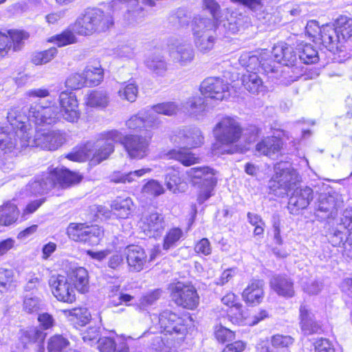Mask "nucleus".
<instances>
[{"label":"nucleus","instance_id":"35","mask_svg":"<svg viewBox=\"0 0 352 352\" xmlns=\"http://www.w3.org/2000/svg\"><path fill=\"white\" fill-rule=\"evenodd\" d=\"M115 215L121 219L129 217L133 209V202L130 197H117L111 204Z\"/></svg>","mask_w":352,"mask_h":352},{"label":"nucleus","instance_id":"52","mask_svg":"<svg viewBox=\"0 0 352 352\" xmlns=\"http://www.w3.org/2000/svg\"><path fill=\"white\" fill-rule=\"evenodd\" d=\"M57 49L51 47L47 50L35 52L32 55V61L36 65H43L51 61L56 55Z\"/></svg>","mask_w":352,"mask_h":352},{"label":"nucleus","instance_id":"28","mask_svg":"<svg viewBox=\"0 0 352 352\" xmlns=\"http://www.w3.org/2000/svg\"><path fill=\"white\" fill-rule=\"evenodd\" d=\"M46 334L37 327H29L27 329L21 330L20 333V340L23 348L30 343L37 344V352H45L43 342Z\"/></svg>","mask_w":352,"mask_h":352},{"label":"nucleus","instance_id":"11","mask_svg":"<svg viewBox=\"0 0 352 352\" xmlns=\"http://www.w3.org/2000/svg\"><path fill=\"white\" fill-rule=\"evenodd\" d=\"M171 297L177 305L188 309L196 308L199 302L195 288L192 285L180 282L172 286Z\"/></svg>","mask_w":352,"mask_h":352},{"label":"nucleus","instance_id":"8","mask_svg":"<svg viewBox=\"0 0 352 352\" xmlns=\"http://www.w3.org/2000/svg\"><path fill=\"white\" fill-rule=\"evenodd\" d=\"M213 134L220 144L230 145L237 142L241 138L242 127L236 119L226 116L215 124Z\"/></svg>","mask_w":352,"mask_h":352},{"label":"nucleus","instance_id":"33","mask_svg":"<svg viewBox=\"0 0 352 352\" xmlns=\"http://www.w3.org/2000/svg\"><path fill=\"white\" fill-rule=\"evenodd\" d=\"M217 31V25L214 20L201 16H197L193 19L192 22V36H201Z\"/></svg>","mask_w":352,"mask_h":352},{"label":"nucleus","instance_id":"37","mask_svg":"<svg viewBox=\"0 0 352 352\" xmlns=\"http://www.w3.org/2000/svg\"><path fill=\"white\" fill-rule=\"evenodd\" d=\"M70 278L79 292L84 294L88 292L89 288V274L85 268L78 267L72 269Z\"/></svg>","mask_w":352,"mask_h":352},{"label":"nucleus","instance_id":"47","mask_svg":"<svg viewBox=\"0 0 352 352\" xmlns=\"http://www.w3.org/2000/svg\"><path fill=\"white\" fill-rule=\"evenodd\" d=\"M298 51L299 59L305 64L315 63L318 60V52L311 44H300Z\"/></svg>","mask_w":352,"mask_h":352},{"label":"nucleus","instance_id":"29","mask_svg":"<svg viewBox=\"0 0 352 352\" xmlns=\"http://www.w3.org/2000/svg\"><path fill=\"white\" fill-rule=\"evenodd\" d=\"M270 285L278 296L292 298L295 294L293 281L285 276H274L271 279Z\"/></svg>","mask_w":352,"mask_h":352},{"label":"nucleus","instance_id":"15","mask_svg":"<svg viewBox=\"0 0 352 352\" xmlns=\"http://www.w3.org/2000/svg\"><path fill=\"white\" fill-rule=\"evenodd\" d=\"M158 249H154L150 255L149 260L144 250L135 245L127 246L124 250V255L131 271L140 272L145 267L148 261H152L156 256Z\"/></svg>","mask_w":352,"mask_h":352},{"label":"nucleus","instance_id":"32","mask_svg":"<svg viewBox=\"0 0 352 352\" xmlns=\"http://www.w3.org/2000/svg\"><path fill=\"white\" fill-rule=\"evenodd\" d=\"M179 147V148L173 149L167 153L168 159L175 160L185 166H190L199 162V157L188 149V148Z\"/></svg>","mask_w":352,"mask_h":352},{"label":"nucleus","instance_id":"62","mask_svg":"<svg viewBox=\"0 0 352 352\" xmlns=\"http://www.w3.org/2000/svg\"><path fill=\"white\" fill-rule=\"evenodd\" d=\"M98 330L96 327H89L82 333V338L85 343L91 345L93 343L98 342Z\"/></svg>","mask_w":352,"mask_h":352},{"label":"nucleus","instance_id":"13","mask_svg":"<svg viewBox=\"0 0 352 352\" xmlns=\"http://www.w3.org/2000/svg\"><path fill=\"white\" fill-rule=\"evenodd\" d=\"M49 284L52 294L59 301L72 303L76 300V291L65 276H52Z\"/></svg>","mask_w":352,"mask_h":352},{"label":"nucleus","instance_id":"10","mask_svg":"<svg viewBox=\"0 0 352 352\" xmlns=\"http://www.w3.org/2000/svg\"><path fill=\"white\" fill-rule=\"evenodd\" d=\"M67 234L74 241L96 245L103 236L104 231L97 225L72 223L67 228Z\"/></svg>","mask_w":352,"mask_h":352},{"label":"nucleus","instance_id":"49","mask_svg":"<svg viewBox=\"0 0 352 352\" xmlns=\"http://www.w3.org/2000/svg\"><path fill=\"white\" fill-rule=\"evenodd\" d=\"M324 26L320 27L317 21L311 20L307 22L305 30L307 34L312 38L314 42H321L322 45L327 49V45L325 44L323 37Z\"/></svg>","mask_w":352,"mask_h":352},{"label":"nucleus","instance_id":"12","mask_svg":"<svg viewBox=\"0 0 352 352\" xmlns=\"http://www.w3.org/2000/svg\"><path fill=\"white\" fill-rule=\"evenodd\" d=\"M204 136L201 130L195 126H184L175 131L171 141L178 146L193 148L204 143Z\"/></svg>","mask_w":352,"mask_h":352},{"label":"nucleus","instance_id":"7","mask_svg":"<svg viewBox=\"0 0 352 352\" xmlns=\"http://www.w3.org/2000/svg\"><path fill=\"white\" fill-rule=\"evenodd\" d=\"M188 318L180 317L175 313L165 310L157 316H155L153 321L156 320L155 324V331L153 333H164L170 335L184 336L187 331L186 321Z\"/></svg>","mask_w":352,"mask_h":352},{"label":"nucleus","instance_id":"18","mask_svg":"<svg viewBox=\"0 0 352 352\" xmlns=\"http://www.w3.org/2000/svg\"><path fill=\"white\" fill-rule=\"evenodd\" d=\"M245 16L237 12H227L223 19L217 25L219 34L229 37L236 34L243 28Z\"/></svg>","mask_w":352,"mask_h":352},{"label":"nucleus","instance_id":"56","mask_svg":"<svg viewBox=\"0 0 352 352\" xmlns=\"http://www.w3.org/2000/svg\"><path fill=\"white\" fill-rule=\"evenodd\" d=\"M6 34L10 38V43L14 51L20 50L22 41L29 36L27 32L18 30H9Z\"/></svg>","mask_w":352,"mask_h":352},{"label":"nucleus","instance_id":"54","mask_svg":"<svg viewBox=\"0 0 352 352\" xmlns=\"http://www.w3.org/2000/svg\"><path fill=\"white\" fill-rule=\"evenodd\" d=\"M76 41V36L71 30H65L60 34L53 36L49 39L50 42L56 43L58 47L74 43Z\"/></svg>","mask_w":352,"mask_h":352},{"label":"nucleus","instance_id":"43","mask_svg":"<svg viewBox=\"0 0 352 352\" xmlns=\"http://www.w3.org/2000/svg\"><path fill=\"white\" fill-rule=\"evenodd\" d=\"M19 214L17 207L13 204H6L0 208V226H8L14 223Z\"/></svg>","mask_w":352,"mask_h":352},{"label":"nucleus","instance_id":"53","mask_svg":"<svg viewBox=\"0 0 352 352\" xmlns=\"http://www.w3.org/2000/svg\"><path fill=\"white\" fill-rule=\"evenodd\" d=\"M145 109L140 111L138 114L131 116L126 122L128 129L138 130L144 126H149L145 116Z\"/></svg>","mask_w":352,"mask_h":352},{"label":"nucleus","instance_id":"38","mask_svg":"<svg viewBox=\"0 0 352 352\" xmlns=\"http://www.w3.org/2000/svg\"><path fill=\"white\" fill-rule=\"evenodd\" d=\"M146 67L157 76H164L167 71L168 65L163 55L154 53L145 60Z\"/></svg>","mask_w":352,"mask_h":352},{"label":"nucleus","instance_id":"16","mask_svg":"<svg viewBox=\"0 0 352 352\" xmlns=\"http://www.w3.org/2000/svg\"><path fill=\"white\" fill-rule=\"evenodd\" d=\"M139 225L146 236L153 238L160 236L166 226L164 216L157 212L144 214Z\"/></svg>","mask_w":352,"mask_h":352},{"label":"nucleus","instance_id":"34","mask_svg":"<svg viewBox=\"0 0 352 352\" xmlns=\"http://www.w3.org/2000/svg\"><path fill=\"white\" fill-rule=\"evenodd\" d=\"M109 102V96L104 91H89L85 96V105L91 108L103 109L108 106Z\"/></svg>","mask_w":352,"mask_h":352},{"label":"nucleus","instance_id":"4","mask_svg":"<svg viewBox=\"0 0 352 352\" xmlns=\"http://www.w3.org/2000/svg\"><path fill=\"white\" fill-rule=\"evenodd\" d=\"M113 23L111 13L96 8H87L78 16L72 25V30L79 35H91L107 31Z\"/></svg>","mask_w":352,"mask_h":352},{"label":"nucleus","instance_id":"45","mask_svg":"<svg viewBox=\"0 0 352 352\" xmlns=\"http://www.w3.org/2000/svg\"><path fill=\"white\" fill-rule=\"evenodd\" d=\"M183 107L191 116L197 117L206 110V100L201 96L189 98Z\"/></svg>","mask_w":352,"mask_h":352},{"label":"nucleus","instance_id":"31","mask_svg":"<svg viewBox=\"0 0 352 352\" xmlns=\"http://www.w3.org/2000/svg\"><path fill=\"white\" fill-rule=\"evenodd\" d=\"M215 174V170L209 166L194 167L186 171V175L195 184L197 183L195 179H200L201 184L217 182Z\"/></svg>","mask_w":352,"mask_h":352},{"label":"nucleus","instance_id":"51","mask_svg":"<svg viewBox=\"0 0 352 352\" xmlns=\"http://www.w3.org/2000/svg\"><path fill=\"white\" fill-rule=\"evenodd\" d=\"M163 186L155 179L148 180L142 188V194L146 197L154 198L164 193Z\"/></svg>","mask_w":352,"mask_h":352},{"label":"nucleus","instance_id":"27","mask_svg":"<svg viewBox=\"0 0 352 352\" xmlns=\"http://www.w3.org/2000/svg\"><path fill=\"white\" fill-rule=\"evenodd\" d=\"M282 141L275 136L267 137L256 146V151L259 155L273 158L278 155L282 148Z\"/></svg>","mask_w":352,"mask_h":352},{"label":"nucleus","instance_id":"20","mask_svg":"<svg viewBox=\"0 0 352 352\" xmlns=\"http://www.w3.org/2000/svg\"><path fill=\"white\" fill-rule=\"evenodd\" d=\"M266 52H263L260 58L250 52H244L239 57V62L246 69L245 73L256 72L260 67H263L265 72H273L274 66L271 64L272 61L266 59Z\"/></svg>","mask_w":352,"mask_h":352},{"label":"nucleus","instance_id":"3","mask_svg":"<svg viewBox=\"0 0 352 352\" xmlns=\"http://www.w3.org/2000/svg\"><path fill=\"white\" fill-rule=\"evenodd\" d=\"M7 120L12 130L0 126V148L5 153L21 151L29 146L28 135L31 134L25 120L17 108L9 109Z\"/></svg>","mask_w":352,"mask_h":352},{"label":"nucleus","instance_id":"6","mask_svg":"<svg viewBox=\"0 0 352 352\" xmlns=\"http://www.w3.org/2000/svg\"><path fill=\"white\" fill-rule=\"evenodd\" d=\"M300 182V177L292 165L285 162L277 163L274 175L270 182V188L278 196L286 195Z\"/></svg>","mask_w":352,"mask_h":352},{"label":"nucleus","instance_id":"63","mask_svg":"<svg viewBox=\"0 0 352 352\" xmlns=\"http://www.w3.org/2000/svg\"><path fill=\"white\" fill-rule=\"evenodd\" d=\"M161 291L159 289L154 290L142 296L140 300V305L142 307L145 308L152 305L160 296Z\"/></svg>","mask_w":352,"mask_h":352},{"label":"nucleus","instance_id":"25","mask_svg":"<svg viewBox=\"0 0 352 352\" xmlns=\"http://www.w3.org/2000/svg\"><path fill=\"white\" fill-rule=\"evenodd\" d=\"M48 172L49 174H52V179L54 182V187L57 184L62 187H67L80 182L82 179L81 175L63 166L50 169Z\"/></svg>","mask_w":352,"mask_h":352},{"label":"nucleus","instance_id":"1","mask_svg":"<svg viewBox=\"0 0 352 352\" xmlns=\"http://www.w3.org/2000/svg\"><path fill=\"white\" fill-rule=\"evenodd\" d=\"M150 139L151 137L140 135L124 136L120 131L111 130L100 133L94 146L87 144L79 150L68 154L66 157L72 161L81 162L91 157V163L98 164L107 159L114 151V144L120 142L131 158L142 159L148 153Z\"/></svg>","mask_w":352,"mask_h":352},{"label":"nucleus","instance_id":"42","mask_svg":"<svg viewBox=\"0 0 352 352\" xmlns=\"http://www.w3.org/2000/svg\"><path fill=\"white\" fill-rule=\"evenodd\" d=\"M83 72L87 82V86H98L103 80L104 72L99 64L96 66L91 65H87Z\"/></svg>","mask_w":352,"mask_h":352},{"label":"nucleus","instance_id":"40","mask_svg":"<svg viewBox=\"0 0 352 352\" xmlns=\"http://www.w3.org/2000/svg\"><path fill=\"white\" fill-rule=\"evenodd\" d=\"M194 43L199 52L206 54L212 50L217 39V32L204 34V35L193 36Z\"/></svg>","mask_w":352,"mask_h":352},{"label":"nucleus","instance_id":"58","mask_svg":"<svg viewBox=\"0 0 352 352\" xmlns=\"http://www.w3.org/2000/svg\"><path fill=\"white\" fill-rule=\"evenodd\" d=\"M271 342L274 347L271 350L278 351L279 348L286 349L293 343V338L288 336L276 335L272 337Z\"/></svg>","mask_w":352,"mask_h":352},{"label":"nucleus","instance_id":"2","mask_svg":"<svg viewBox=\"0 0 352 352\" xmlns=\"http://www.w3.org/2000/svg\"><path fill=\"white\" fill-rule=\"evenodd\" d=\"M59 110L55 107H44L39 104L32 105L28 119L40 125L50 124L63 118L69 122H76L80 116L76 96L72 91H63L58 96Z\"/></svg>","mask_w":352,"mask_h":352},{"label":"nucleus","instance_id":"14","mask_svg":"<svg viewBox=\"0 0 352 352\" xmlns=\"http://www.w3.org/2000/svg\"><path fill=\"white\" fill-rule=\"evenodd\" d=\"M200 91L206 98L221 101L229 96V85L220 78L209 77L201 82Z\"/></svg>","mask_w":352,"mask_h":352},{"label":"nucleus","instance_id":"55","mask_svg":"<svg viewBox=\"0 0 352 352\" xmlns=\"http://www.w3.org/2000/svg\"><path fill=\"white\" fill-rule=\"evenodd\" d=\"M65 85L72 89H79L87 85L84 72L82 74L75 73L69 76L66 80Z\"/></svg>","mask_w":352,"mask_h":352},{"label":"nucleus","instance_id":"24","mask_svg":"<svg viewBox=\"0 0 352 352\" xmlns=\"http://www.w3.org/2000/svg\"><path fill=\"white\" fill-rule=\"evenodd\" d=\"M245 303L254 306L260 304L264 298V283L261 280H252L242 293Z\"/></svg>","mask_w":352,"mask_h":352},{"label":"nucleus","instance_id":"48","mask_svg":"<svg viewBox=\"0 0 352 352\" xmlns=\"http://www.w3.org/2000/svg\"><path fill=\"white\" fill-rule=\"evenodd\" d=\"M138 94V86L133 82L122 83L118 91V95L120 99L130 102H133L136 100Z\"/></svg>","mask_w":352,"mask_h":352},{"label":"nucleus","instance_id":"57","mask_svg":"<svg viewBox=\"0 0 352 352\" xmlns=\"http://www.w3.org/2000/svg\"><path fill=\"white\" fill-rule=\"evenodd\" d=\"M217 182H213L212 184L208 182L200 186L197 193V201L199 204H203L212 195V192Z\"/></svg>","mask_w":352,"mask_h":352},{"label":"nucleus","instance_id":"5","mask_svg":"<svg viewBox=\"0 0 352 352\" xmlns=\"http://www.w3.org/2000/svg\"><path fill=\"white\" fill-rule=\"evenodd\" d=\"M323 37L327 50L333 53L342 50V44L352 37V19L340 16L335 25H325Z\"/></svg>","mask_w":352,"mask_h":352},{"label":"nucleus","instance_id":"36","mask_svg":"<svg viewBox=\"0 0 352 352\" xmlns=\"http://www.w3.org/2000/svg\"><path fill=\"white\" fill-rule=\"evenodd\" d=\"M242 83L249 92L254 94L263 92L265 89L263 80L256 72L245 73L242 76Z\"/></svg>","mask_w":352,"mask_h":352},{"label":"nucleus","instance_id":"26","mask_svg":"<svg viewBox=\"0 0 352 352\" xmlns=\"http://www.w3.org/2000/svg\"><path fill=\"white\" fill-rule=\"evenodd\" d=\"M275 61L286 66H294L297 57L292 47L280 42L276 44L272 52Z\"/></svg>","mask_w":352,"mask_h":352},{"label":"nucleus","instance_id":"39","mask_svg":"<svg viewBox=\"0 0 352 352\" xmlns=\"http://www.w3.org/2000/svg\"><path fill=\"white\" fill-rule=\"evenodd\" d=\"M98 348L100 352H129L125 341H115L110 337H102L98 340Z\"/></svg>","mask_w":352,"mask_h":352},{"label":"nucleus","instance_id":"64","mask_svg":"<svg viewBox=\"0 0 352 352\" xmlns=\"http://www.w3.org/2000/svg\"><path fill=\"white\" fill-rule=\"evenodd\" d=\"M340 224L344 227V228L348 230L349 232H352V208H346L340 217Z\"/></svg>","mask_w":352,"mask_h":352},{"label":"nucleus","instance_id":"46","mask_svg":"<svg viewBox=\"0 0 352 352\" xmlns=\"http://www.w3.org/2000/svg\"><path fill=\"white\" fill-rule=\"evenodd\" d=\"M228 320L233 324L248 325L250 324L247 318L248 314L242 309V305H234L225 310Z\"/></svg>","mask_w":352,"mask_h":352},{"label":"nucleus","instance_id":"23","mask_svg":"<svg viewBox=\"0 0 352 352\" xmlns=\"http://www.w3.org/2000/svg\"><path fill=\"white\" fill-rule=\"evenodd\" d=\"M54 187V182L52 179V174L49 172L37 177L34 181L30 182L23 190V193L27 195H41L47 192Z\"/></svg>","mask_w":352,"mask_h":352},{"label":"nucleus","instance_id":"41","mask_svg":"<svg viewBox=\"0 0 352 352\" xmlns=\"http://www.w3.org/2000/svg\"><path fill=\"white\" fill-rule=\"evenodd\" d=\"M166 186L174 194L182 193L187 189V184L180 177L178 171L172 170L166 177Z\"/></svg>","mask_w":352,"mask_h":352},{"label":"nucleus","instance_id":"21","mask_svg":"<svg viewBox=\"0 0 352 352\" xmlns=\"http://www.w3.org/2000/svg\"><path fill=\"white\" fill-rule=\"evenodd\" d=\"M313 199V190L311 188L296 187L289 199L288 209L292 214H298L300 210L306 208Z\"/></svg>","mask_w":352,"mask_h":352},{"label":"nucleus","instance_id":"22","mask_svg":"<svg viewBox=\"0 0 352 352\" xmlns=\"http://www.w3.org/2000/svg\"><path fill=\"white\" fill-rule=\"evenodd\" d=\"M342 202L331 195H320L316 206L317 215L322 219L333 218Z\"/></svg>","mask_w":352,"mask_h":352},{"label":"nucleus","instance_id":"17","mask_svg":"<svg viewBox=\"0 0 352 352\" xmlns=\"http://www.w3.org/2000/svg\"><path fill=\"white\" fill-rule=\"evenodd\" d=\"M181 107L175 102H166L153 105L145 109V116L148 124L151 127H158L161 124V120L156 114H162L168 116L175 115Z\"/></svg>","mask_w":352,"mask_h":352},{"label":"nucleus","instance_id":"30","mask_svg":"<svg viewBox=\"0 0 352 352\" xmlns=\"http://www.w3.org/2000/svg\"><path fill=\"white\" fill-rule=\"evenodd\" d=\"M300 324L305 334L316 333L320 329L319 324L314 320V314L305 305L300 307Z\"/></svg>","mask_w":352,"mask_h":352},{"label":"nucleus","instance_id":"50","mask_svg":"<svg viewBox=\"0 0 352 352\" xmlns=\"http://www.w3.org/2000/svg\"><path fill=\"white\" fill-rule=\"evenodd\" d=\"M184 236V232L179 228H172L166 233L163 241V249L168 250L177 245V242Z\"/></svg>","mask_w":352,"mask_h":352},{"label":"nucleus","instance_id":"59","mask_svg":"<svg viewBox=\"0 0 352 352\" xmlns=\"http://www.w3.org/2000/svg\"><path fill=\"white\" fill-rule=\"evenodd\" d=\"M214 336L219 342H225L232 340L234 338V333L220 324L216 326Z\"/></svg>","mask_w":352,"mask_h":352},{"label":"nucleus","instance_id":"9","mask_svg":"<svg viewBox=\"0 0 352 352\" xmlns=\"http://www.w3.org/2000/svg\"><path fill=\"white\" fill-rule=\"evenodd\" d=\"M28 135L29 146L39 147L44 150L56 151L66 141L65 133L59 130L42 129L36 131L34 137Z\"/></svg>","mask_w":352,"mask_h":352},{"label":"nucleus","instance_id":"44","mask_svg":"<svg viewBox=\"0 0 352 352\" xmlns=\"http://www.w3.org/2000/svg\"><path fill=\"white\" fill-rule=\"evenodd\" d=\"M151 169L149 168H142L140 170L131 171L127 174H123L120 172H115L110 176V180L114 183H131L138 178L149 173Z\"/></svg>","mask_w":352,"mask_h":352},{"label":"nucleus","instance_id":"60","mask_svg":"<svg viewBox=\"0 0 352 352\" xmlns=\"http://www.w3.org/2000/svg\"><path fill=\"white\" fill-rule=\"evenodd\" d=\"M64 313L67 315L76 317L79 319L82 325L86 324L90 320L91 314L85 308H75L71 310H65Z\"/></svg>","mask_w":352,"mask_h":352},{"label":"nucleus","instance_id":"61","mask_svg":"<svg viewBox=\"0 0 352 352\" xmlns=\"http://www.w3.org/2000/svg\"><path fill=\"white\" fill-rule=\"evenodd\" d=\"M41 301L36 297L26 296L23 302V309L28 313L37 311L40 309Z\"/></svg>","mask_w":352,"mask_h":352},{"label":"nucleus","instance_id":"19","mask_svg":"<svg viewBox=\"0 0 352 352\" xmlns=\"http://www.w3.org/2000/svg\"><path fill=\"white\" fill-rule=\"evenodd\" d=\"M169 56L174 63L186 66L194 60L195 52L190 43L177 41L169 44Z\"/></svg>","mask_w":352,"mask_h":352}]
</instances>
